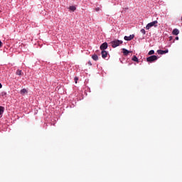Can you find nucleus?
I'll list each match as a JSON object with an SVG mask.
<instances>
[{
    "label": "nucleus",
    "mask_w": 182,
    "mask_h": 182,
    "mask_svg": "<svg viewBox=\"0 0 182 182\" xmlns=\"http://www.w3.org/2000/svg\"><path fill=\"white\" fill-rule=\"evenodd\" d=\"M134 34L130 35L129 36H125L124 37V41H132V40L134 39Z\"/></svg>",
    "instance_id": "5"
},
{
    "label": "nucleus",
    "mask_w": 182,
    "mask_h": 182,
    "mask_svg": "<svg viewBox=\"0 0 182 182\" xmlns=\"http://www.w3.org/2000/svg\"><path fill=\"white\" fill-rule=\"evenodd\" d=\"M74 80H75V83H77V80H79V78H78L77 77H75L74 78Z\"/></svg>",
    "instance_id": "18"
},
{
    "label": "nucleus",
    "mask_w": 182,
    "mask_h": 182,
    "mask_svg": "<svg viewBox=\"0 0 182 182\" xmlns=\"http://www.w3.org/2000/svg\"><path fill=\"white\" fill-rule=\"evenodd\" d=\"M4 112H5V108L2 106H0V117H2V114H4Z\"/></svg>",
    "instance_id": "10"
},
{
    "label": "nucleus",
    "mask_w": 182,
    "mask_h": 182,
    "mask_svg": "<svg viewBox=\"0 0 182 182\" xmlns=\"http://www.w3.org/2000/svg\"><path fill=\"white\" fill-rule=\"evenodd\" d=\"M148 55H154V50H151L149 52Z\"/></svg>",
    "instance_id": "16"
},
{
    "label": "nucleus",
    "mask_w": 182,
    "mask_h": 182,
    "mask_svg": "<svg viewBox=\"0 0 182 182\" xmlns=\"http://www.w3.org/2000/svg\"><path fill=\"white\" fill-rule=\"evenodd\" d=\"M20 93L23 96L25 95H28V90L26 89H22L21 91H20Z\"/></svg>",
    "instance_id": "9"
},
{
    "label": "nucleus",
    "mask_w": 182,
    "mask_h": 182,
    "mask_svg": "<svg viewBox=\"0 0 182 182\" xmlns=\"http://www.w3.org/2000/svg\"><path fill=\"white\" fill-rule=\"evenodd\" d=\"M107 46H108L107 43L105 42L100 46V49L101 50H106V48H107Z\"/></svg>",
    "instance_id": "4"
},
{
    "label": "nucleus",
    "mask_w": 182,
    "mask_h": 182,
    "mask_svg": "<svg viewBox=\"0 0 182 182\" xmlns=\"http://www.w3.org/2000/svg\"><path fill=\"white\" fill-rule=\"evenodd\" d=\"M88 65H90V66H92V62L89 61Z\"/></svg>",
    "instance_id": "21"
},
{
    "label": "nucleus",
    "mask_w": 182,
    "mask_h": 182,
    "mask_svg": "<svg viewBox=\"0 0 182 182\" xmlns=\"http://www.w3.org/2000/svg\"><path fill=\"white\" fill-rule=\"evenodd\" d=\"M176 41H178V37H176Z\"/></svg>",
    "instance_id": "24"
},
{
    "label": "nucleus",
    "mask_w": 182,
    "mask_h": 182,
    "mask_svg": "<svg viewBox=\"0 0 182 182\" xmlns=\"http://www.w3.org/2000/svg\"><path fill=\"white\" fill-rule=\"evenodd\" d=\"M141 32L143 33V35H146V30H144V28L141 29Z\"/></svg>",
    "instance_id": "17"
},
{
    "label": "nucleus",
    "mask_w": 182,
    "mask_h": 182,
    "mask_svg": "<svg viewBox=\"0 0 182 182\" xmlns=\"http://www.w3.org/2000/svg\"><path fill=\"white\" fill-rule=\"evenodd\" d=\"M172 33H173V35L177 36L180 33V31H178V29L175 28L173 30Z\"/></svg>",
    "instance_id": "11"
},
{
    "label": "nucleus",
    "mask_w": 182,
    "mask_h": 182,
    "mask_svg": "<svg viewBox=\"0 0 182 182\" xmlns=\"http://www.w3.org/2000/svg\"><path fill=\"white\" fill-rule=\"evenodd\" d=\"M122 43H123V41H120V40H114L111 41V45L112 46V48H117V46H120V45H122Z\"/></svg>",
    "instance_id": "1"
},
{
    "label": "nucleus",
    "mask_w": 182,
    "mask_h": 182,
    "mask_svg": "<svg viewBox=\"0 0 182 182\" xmlns=\"http://www.w3.org/2000/svg\"><path fill=\"white\" fill-rule=\"evenodd\" d=\"M2 88V84L0 83V89Z\"/></svg>",
    "instance_id": "23"
},
{
    "label": "nucleus",
    "mask_w": 182,
    "mask_h": 182,
    "mask_svg": "<svg viewBox=\"0 0 182 182\" xmlns=\"http://www.w3.org/2000/svg\"><path fill=\"white\" fill-rule=\"evenodd\" d=\"M16 75H17L18 76H22V75H23V73L21 70H17V71L16 72Z\"/></svg>",
    "instance_id": "12"
},
{
    "label": "nucleus",
    "mask_w": 182,
    "mask_h": 182,
    "mask_svg": "<svg viewBox=\"0 0 182 182\" xmlns=\"http://www.w3.org/2000/svg\"><path fill=\"white\" fill-rule=\"evenodd\" d=\"M70 11H72L73 12H75V10L76 9V6H70L69 7Z\"/></svg>",
    "instance_id": "14"
},
{
    "label": "nucleus",
    "mask_w": 182,
    "mask_h": 182,
    "mask_svg": "<svg viewBox=\"0 0 182 182\" xmlns=\"http://www.w3.org/2000/svg\"><path fill=\"white\" fill-rule=\"evenodd\" d=\"M101 54H102V58L103 59H106V58H107V55H108L107 51H106V50H102V51L101 52Z\"/></svg>",
    "instance_id": "7"
},
{
    "label": "nucleus",
    "mask_w": 182,
    "mask_h": 182,
    "mask_svg": "<svg viewBox=\"0 0 182 182\" xmlns=\"http://www.w3.org/2000/svg\"><path fill=\"white\" fill-rule=\"evenodd\" d=\"M2 46V42L0 41V48Z\"/></svg>",
    "instance_id": "22"
},
{
    "label": "nucleus",
    "mask_w": 182,
    "mask_h": 182,
    "mask_svg": "<svg viewBox=\"0 0 182 182\" xmlns=\"http://www.w3.org/2000/svg\"><path fill=\"white\" fill-rule=\"evenodd\" d=\"M169 41H173V36L169 37Z\"/></svg>",
    "instance_id": "20"
},
{
    "label": "nucleus",
    "mask_w": 182,
    "mask_h": 182,
    "mask_svg": "<svg viewBox=\"0 0 182 182\" xmlns=\"http://www.w3.org/2000/svg\"><path fill=\"white\" fill-rule=\"evenodd\" d=\"M92 59H93V60H99V56H97V55L94 54L93 55H92Z\"/></svg>",
    "instance_id": "13"
},
{
    "label": "nucleus",
    "mask_w": 182,
    "mask_h": 182,
    "mask_svg": "<svg viewBox=\"0 0 182 182\" xmlns=\"http://www.w3.org/2000/svg\"><path fill=\"white\" fill-rule=\"evenodd\" d=\"M132 60H133L134 62H137V63H139V58H137L136 55H134V56H133Z\"/></svg>",
    "instance_id": "15"
},
{
    "label": "nucleus",
    "mask_w": 182,
    "mask_h": 182,
    "mask_svg": "<svg viewBox=\"0 0 182 182\" xmlns=\"http://www.w3.org/2000/svg\"><path fill=\"white\" fill-rule=\"evenodd\" d=\"M159 58H157L156 55H151L146 58V62H150V63L155 62V60H157Z\"/></svg>",
    "instance_id": "3"
},
{
    "label": "nucleus",
    "mask_w": 182,
    "mask_h": 182,
    "mask_svg": "<svg viewBox=\"0 0 182 182\" xmlns=\"http://www.w3.org/2000/svg\"><path fill=\"white\" fill-rule=\"evenodd\" d=\"M157 53L159 55H164L166 53H168V50H157Z\"/></svg>",
    "instance_id": "6"
},
{
    "label": "nucleus",
    "mask_w": 182,
    "mask_h": 182,
    "mask_svg": "<svg viewBox=\"0 0 182 182\" xmlns=\"http://www.w3.org/2000/svg\"><path fill=\"white\" fill-rule=\"evenodd\" d=\"M159 22L157 21H152L149 23H148L146 26V29L149 30L150 29L151 27L154 26L155 28H157V23Z\"/></svg>",
    "instance_id": "2"
},
{
    "label": "nucleus",
    "mask_w": 182,
    "mask_h": 182,
    "mask_svg": "<svg viewBox=\"0 0 182 182\" xmlns=\"http://www.w3.org/2000/svg\"><path fill=\"white\" fill-rule=\"evenodd\" d=\"M122 52H123V54L124 55V56H127V55H129V53H132V51H129L126 48H122Z\"/></svg>",
    "instance_id": "8"
},
{
    "label": "nucleus",
    "mask_w": 182,
    "mask_h": 182,
    "mask_svg": "<svg viewBox=\"0 0 182 182\" xmlns=\"http://www.w3.org/2000/svg\"><path fill=\"white\" fill-rule=\"evenodd\" d=\"M95 11H96L97 12H99V11H100V8H97V9H95Z\"/></svg>",
    "instance_id": "19"
}]
</instances>
